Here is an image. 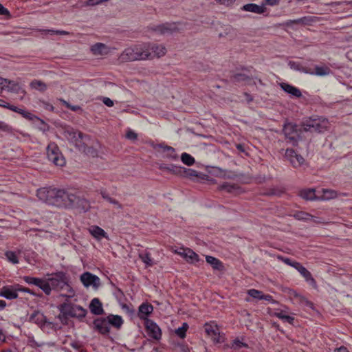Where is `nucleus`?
Masks as SVG:
<instances>
[{
	"instance_id": "nucleus-39",
	"label": "nucleus",
	"mask_w": 352,
	"mask_h": 352,
	"mask_svg": "<svg viewBox=\"0 0 352 352\" xmlns=\"http://www.w3.org/2000/svg\"><path fill=\"white\" fill-rule=\"evenodd\" d=\"M232 80L235 82H244L248 84L251 81V79L243 74H236L232 76Z\"/></svg>"
},
{
	"instance_id": "nucleus-58",
	"label": "nucleus",
	"mask_w": 352,
	"mask_h": 352,
	"mask_svg": "<svg viewBox=\"0 0 352 352\" xmlns=\"http://www.w3.org/2000/svg\"><path fill=\"white\" fill-rule=\"evenodd\" d=\"M126 138L129 140H136L137 139V134L132 131H129L127 133H126Z\"/></svg>"
},
{
	"instance_id": "nucleus-57",
	"label": "nucleus",
	"mask_w": 352,
	"mask_h": 352,
	"mask_svg": "<svg viewBox=\"0 0 352 352\" xmlns=\"http://www.w3.org/2000/svg\"><path fill=\"white\" fill-rule=\"evenodd\" d=\"M102 2L100 1V0H87L85 3V6H97L100 3H101Z\"/></svg>"
},
{
	"instance_id": "nucleus-28",
	"label": "nucleus",
	"mask_w": 352,
	"mask_h": 352,
	"mask_svg": "<svg viewBox=\"0 0 352 352\" xmlns=\"http://www.w3.org/2000/svg\"><path fill=\"white\" fill-rule=\"evenodd\" d=\"M107 318L109 322V325L111 324L117 329H120L123 324L122 317L118 315H109Z\"/></svg>"
},
{
	"instance_id": "nucleus-36",
	"label": "nucleus",
	"mask_w": 352,
	"mask_h": 352,
	"mask_svg": "<svg viewBox=\"0 0 352 352\" xmlns=\"http://www.w3.org/2000/svg\"><path fill=\"white\" fill-rule=\"evenodd\" d=\"M179 176L186 177L188 178H193L198 177V173L195 170L182 167L181 174L179 175Z\"/></svg>"
},
{
	"instance_id": "nucleus-50",
	"label": "nucleus",
	"mask_w": 352,
	"mask_h": 352,
	"mask_svg": "<svg viewBox=\"0 0 352 352\" xmlns=\"http://www.w3.org/2000/svg\"><path fill=\"white\" fill-rule=\"evenodd\" d=\"M8 109H9L14 112H17V113L23 115L25 118H28L29 116L30 115V113L25 111L23 109H19L18 107H16L15 106L10 105V107H8Z\"/></svg>"
},
{
	"instance_id": "nucleus-42",
	"label": "nucleus",
	"mask_w": 352,
	"mask_h": 352,
	"mask_svg": "<svg viewBox=\"0 0 352 352\" xmlns=\"http://www.w3.org/2000/svg\"><path fill=\"white\" fill-rule=\"evenodd\" d=\"M181 160L184 164L187 166H192V164H194L195 162L194 157L186 153H184L182 154Z\"/></svg>"
},
{
	"instance_id": "nucleus-9",
	"label": "nucleus",
	"mask_w": 352,
	"mask_h": 352,
	"mask_svg": "<svg viewBox=\"0 0 352 352\" xmlns=\"http://www.w3.org/2000/svg\"><path fill=\"white\" fill-rule=\"evenodd\" d=\"M204 329L208 336H210L214 343H221L224 342V336L219 332V328L214 323H206L204 325Z\"/></svg>"
},
{
	"instance_id": "nucleus-20",
	"label": "nucleus",
	"mask_w": 352,
	"mask_h": 352,
	"mask_svg": "<svg viewBox=\"0 0 352 352\" xmlns=\"http://www.w3.org/2000/svg\"><path fill=\"white\" fill-rule=\"evenodd\" d=\"M280 87L285 92L289 94L291 96L300 98L302 96V93L299 89L288 83L281 82L280 83Z\"/></svg>"
},
{
	"instance_id": "nucleus-60",
	"label": "nucleus",
	"mask_w": 352,
	"mask_h": 352,
	"mask_svg": "<svg viewBox=\"0 0 352 352\" xmlns=\"http://www.w3.org/2000/svg\"><path fill=\"white\" fill-rule=\"evenodd\" d=\"M102 197L107 201L108 202L110 201V199L112 198L109 196V195L105 191V190H100V192Z\"/></svg>"
},
{
	"instance_id": "nucleus-61",
	"label": "nucleus",
	"mask_w": 352,
	"mask_h": 352,
	"mask_svg": "<svg viewBox=\"0 0 352 352\" xmlns=\"http://www.w3.org/2000/svg\"><path fill=\"white\" fill-rule=\"evenodd\" d=\"M280 0H265V5H269L271 6H276L279 3Z\"/></svg>"
},
{
	"instance_id": "nucleus-45",
	"label": "nucleus",
	"mask_w": 352,
	"mask_h": 352,
	"mask_svg": "<svg viewBox=\"0 0 352 352\" xmlns=\"http://www.w3.org/2000/svg\"><path fill=\"white\" fill-rule=\"evenodd\" d=\"M188 329V325L187 323H183L181 327H179L175 330V333L181 338H184L186 337V332Z\"/></svg>"
},
{
	"instance_id": "nucleus-47",
	"label": "nucleus",
	"mask_w": 352,
	"mask_h": 352,
	"mask_svg": "<svg viewBox=\"0 0 352 352\" xmlns=\"http://www.w3.org/2000/svg\"><path fill=\"white\" fill-rule=\"evenodd\" d=\"M0 131L7 133H12L13 132V129L11 126L5 122L0 121Z\"/></svg>"
},
{
	"instance_id": "nucleus-51",
	"label": "nucleus",
	"mask_w": 352,
	"mask_h": 352,
	"mask_svg": "<svg viewBox=\"0 0 352 352\" xmlns=\"http://www.w3.org/2000/svg\"><path fill=\"white\" fill-rule=\"evenodd\" d=\"M278 258L280 261H282L283 263H285V264L288 265H290L294 268L296 267L297 265H296V263H299L297 261H292L291 259H289V258H284L281 256H278Z\"/></svg>"
},
{
	"instance_id": "nucleus-15",
	"label": "nucleus",
	"mask_w": 352,
	"mask_h": 352,
	"mask_svg": "<svg viewBox=\"0 0 352 352\" xmlns=\"http://www.w3.org/2000/svg\"><path fill=\"white\" fill-rule=\"evenodd\" d=\"M285 157L295 168L301 166L305 162L304 158L300 155L297 154L293 149L286 150Z\"/></svg>"
},
{
	"instance_id": "nucleus-10",
	"label": "nucleus",
	"mask_w": 352,
	"mask_h": 352,
	"mask_svg": "<svg viewBox=\"0 0 352 352\" xmlns=\"http://www.w3.org/2000/svg\"><path fill=\"white\" fill-rule=\"evenodd\" d=\"M283 133L285 138L290 143L293 145H295L297 143L299 139V134L297 131L296 125L291 123L285 124L283 127Z\"/></svg>"
},
{
	"instance_id": "nucleus-11",
	"label": "nucleus",
	"mask_w": 352,
	"mask_h": 352,
	"mask_svg": "<svg viewBox=\"0 0 352 352\" xmlns=\"http://www.w3.org/2000/svg\"><path fill=\"white\" fill-rule=\"evenodd\" d=\"M80 280L83 285L86 287L92 286L95 289H98L100 285V278L90 272H85L80 276Z\"/></svg>"
},
{
	"instance_id": "nucleus-31",
	"label": "nucleus",
	"mask_w": 352,
	"mask_h": 352,
	"mask_svg": "<svg viewBox=\"0 0 352 352\" xmlns=\"http://www.w3.org/2000/svg\"><path fill=\"white\" fill-rule=\"evenodd\" d=\"M322 195L321 196L318 197V199H320V200L327 201V200H330L332 199H335L338 196L337 192L333 190L322 189Z\"/></svg>"
},
{
	"instance_id": "nucleus-41",
	"label": "nucleus",
	"mask_w": 352,
	"mask_h": 352,
	"mask_svg": "<svg viewBox=\"0 0 352 352\" xmlns=\"http://www.w3.org/2000/svg\"><path fill=\"white\" fill-rule=\"evenodd\" d=\"M30 87L32 89H35L36 90L43 91L47 89V85L42 81L34 80L31 82Z\"/></svg>"
},
{
	"instance_id": "nucleus-3",
	"label": "nucleus",
	"mask_w": 352,
	"mask_h": 352,
	"mask_svg": "<svg viewBox=\"0 0 352 352\" xmlns=\"http://www.w3.org/2000/svg\"><path fill=\"white\" fill-rule=\"evenodd\" d=\"M144 51L143 44L126 48L120 56L122 61H133L136 60H145L148 56Z\"/></svg>"
},
{
	"instance_id": "nucleus-5",
	"label": "nucleus",
	"mask_w": 352,
	"mask_h": 352,
	"mask_svg": "<svg viewBox=\"0 0 352 352\" xmlns=\"http://www.w3.org/2000/svg\"><path fill=\"white\" fill-rule=\"evenodd\" d=\"M47 156L48 160L56 166H63L65 160L60 151L58 146L54 142H50L47 147Z\"/></svg>"
},
{
	"instance_id": "nucleus-1",
	"label": "nucleus",
	"mask_w": 352,
	"mask_h": 352,
	"mask_svg": "<svg viewBox=\"0 0 352 352\" xmlns=\"http://www.w3.org/2000/svg\"><path fill=\"white\" fill-rule=\"evenodd\" d=\"M38 198L43 202L58 206H63L65 190L52 188H41L37 190Z\"/></svg>"
},
{
	"instance_id": "nucleus-4",
	"label": "nucleus",
	"mask_w": 352,
	"mask_h": 352,
	"mask_svg": "<svg viewBox=\"0 0 352 352\" xmlns=\"http://www.w3.org/2000/svg\"><path fill=\"white\" fill-rule=\"evenodd\" d=\"M62 135L72 144L79 149L84 148L82 139L84 135L80 131H76L70 126H64L62 128Z\"/></svg>"
},
{
	"instance_id": "nucleus-16",
	"label": "nucleus",
	"mask_w": 352,
	"mask_h": 352,
	"mask_svg": "<svg viewBox=\"0 0 352 352\" xmlns=\"http://www.w3.org/2000/svg\"><path fill=\"white\" fill-rule=\"evenodd\" d=\"M176 252L184 257L186 261L190 263H195L199 261V255L190 249L181 248Z\"/></svg>"
},
{
	"instance_id": "nucleus-63",
	"label": "nucleus",
	"mask_w": 352,
	"mask_h": 352,
	"mask_svg": "<svg viewBox=\"0 0 352 352\" xmlns=\"http://www.w3.org/2000/svg\"><path fill=\"white\" fill-rule=\"evenodd\" d=\"M262 300H267V301H271L272 303H276V302L275 300H274L272 299V296H270V295H265L263 294V296H262Z\"/></svg>"
},
{
	"instance_id": "nucleus-23",
	"label": "nucleus",
	"mask_w": 352,
	"mask_h": 352,
	"mask_svg": "<svg viewBox=\"0 0 352 352\" xmlns=\"http://www.w3.org/2000/svg\"><path fill=\"white\" fill-rule=\"evenodd\" d=\"M89 309L91 312L95 315H101L104 312L102 305L97 298L91 300L89 304Z\"/></svg>"
},
{
	"instance_id": "nucleus-12",
	"label": "nucleus",
	"mask_w": 352,
	"mask_h": 352,
	"mask_svg": "<svg viewBox=\"0 0 352 352\" xmlns=\"http://www.w3.org/2000/svg\"><path fill=\"white\" fill-rule=\"evenodd\" d=\"M23 279L28 284L38 286L46 295L50 294V289L47 283H45V280L28 276H23Z\"/></svg>"
},
{
	"instance_id": "nucleus-56",
	"label": "nucleus",
	"mask_w": 352,
	"mask_h": 352,
	"mask_svg": "<svg viewBox=\"0 0 352 352\" xmlns=\"http://www.w3.org/2000/svg\"><path fill=\"white\" fill-rule=\"evenodd\" d=\"M306 18H300L295 20H289L286 22L287 25H291V24H298V23H302L305 21Z\"/></svg>"
},
{
	"instance_id": "nucleus-49",
	"label": "nucleus",
	"mask_w": 352,
	"mask_h": 352,
	"mask_svg": "<svg viewBox=\"0 0 352 352\" xmlns=\"http://www.w3.org/2000/svg\"><path fill=\"white\" fill-rule=\"evenodd\" d=\"M60 102L64 104L66 107L71 109L73 111H77L80 109V107L78 105H72L69 102H67L66 100L63 99H60Z\"/></svg>"
},
{
	"instance_id": "nucleus-26",
	"label": "nucleus",
	"mask_w": 352,
	"mask_h": 352,
	"mask_svg": "<svg viewBox=\"0 0 352 352\" xmlns=\"http://www.w3.org/2000/svg\"><path fill=\"white\" fill-rule=\"evenodd\" d=\"M30 321L37 324H43L45 322V316L40 311H34L30 317Z\"/></svg>"
},
{
	"instance_id": "nucleus-27",
	"label": "nucleus",
	"mask_w": 352,
	"mask_h": 352,
	"mask_svg": "<svg viewBox=\"0 0 352 352\" xmlns=\"http://www.w3.org/2000/svg\"><path fill=\"white\" fill-rule=\"evenodd\" d=\"M206 262L210 264L214 270L221 271L223 270V263L218 258L212 256H206Z\"/></svg>"
},
{
	"instance_id": "nucleus-17",
	"label": "nucleus",
	"mask_w": 352,
	"mask_h": 352,
	"mask_svg": "<svg viewBox=\"0 0 352 352\" xmlns=\"http://www.w3.org/2000/svg\"><path fill=\"white\" fill-rule=\"evenodd\" d=\"M296 267L295 268L302 275L305 280L308 282L314 288L317 287L316 281L313 278L311 274L300 263H296Z\"/></svg>"
},
{
	"instance_id": "nucleus-46",
	"label": "nucleus",
	"mask_w": 352,
	"mask_h": 352,
	"mask_svg": "<svg viewBox=\"0 0 352 352\" xmlns=\"http://www.w3.org/2000/svg\"><path fill=\"white\" fill-rule=\"evenodd\" d=\"M161 148H162L164 149V151H168V153H169L168 154V156L169 157H170L171 159H173V160H176L177 159V154L175 153V149L171 147V146H160Z\"/></svg>"
},
{
	"instance_id": "nucleus-24",
	"label": "nucleus",
	"mask_w": 352,
	"mask_h": 352,
	"mask_svg": "<svg viewBox=\"0 0 352 352\" xmlns=\"http://www.w3.org/2000/svg\"><path fill=\"white\" fill-rule=\"evenodd\" d=\"M89 233L96 239L100 240L102 238H107L106 232L97 226H91L89 228Z\"/></svg>"
},
{
	"instance_id": "nucleus-22",
	"label": "nucleus",
	"mask_w": 352,
	"mask_h": 352,
	"mask_svg": "<svg viewBox=\"0 0 352 352\" xmlns=\"http://www.w3.org/2000/svg\"><path fill=\"white\" fill-rule=\"evenodd\" d=\"M288 314V309L285 308V309L280 310V309H276V311L272 314V316L277 317L278 318L287 322L289 324H292L294 318L292 316H290L287 315Z\"/></svg>"
},
{
	"instance_id": "nucleus-55",
	"label": "nucleus",
	"mask_w": 352,
	"mask_h": 352,
	"mask_svg": "<svg viewBox=\"0 0 352 352\" xmlns=\"http://www.w3.org/2000/svg\"><path fill=\"white\" fill-rule=\"evenodd\" d=\"M109 203L113 205L117 209L122 210L123 208V206L118 200L113 197L110 199Z\"/></svg>"
},
{
	"instance_id": "nucleus-7",
	"label": "nucleus",
	"mask_w": 352,
	"mask_h": 352,
	"mask_svg": "<svg viewBox=\"0 0 352 352\" xmlns=\"http://www.w3.org/2000/svg\"><path fill=\"white\" fill-rule=\"evenodd\" d=\"M50 276V277L45 280V283L49 285L50 292H52V289H63V286L65 285V282L67 280L65 273L63 272H58L53 273Z\"/></svg>"
},
{
	"instance_id": "nucleus-21",
	"label": "nucleus",
	"mask_w": 352,
	"mask_h": 352,
	"mask_svg": "<svg viewBox=\"0 0 352 352\" xmlns=\"http://www.w3.org/2000/svg\"><path fill=\"white\" fill-rule=\"evenodd\" d=\"M242 10L256 14H263L265 12L266 8L265 4L259 6L255 3H248L243 6Z\"/></svg>"
},
{
	"instance_id": "nucleus-14",
	"label": "nucleus",
	"mask_w": 352,
	"mask_h": 352,
	"mask_svg": "<svg viewBox=\"0 0 352 352\" xmlns=\"http://www.w3.org/2000/svg\"><path fill=\"white\" fill-rule=\"evenodd\" d=\"M146 331L148 336L155 340H160L162 337L160 328L152 320L146 321Z\"/></svg>"
},
{
	"instance_id": "nucleus-52",
	"label": "nucleus",
	"mask_w": 352,
	"mask_h": 352,
	"mask_svg": "<svg viewBox=\"0 0 352 352\" xmlns=\"http://www.w3.org/2000/svg\"><path fill=\"white\" fill-rule=\"evenodd\" d=\"M248 345L243 342H242L241 341H240L239 340L236 339V340H234L232 344V346H231V348L234 349H239L242 347H247Z\"/></svg>"
},
{
	"instance_id": "nucleus-64",
	"label": "nucleus",
	"mask_w": 352,
	"mask_h": 352,
	"mask_svg": "<svg viewBox=\"0 0 352 352\" xmlns=\"http://www.w3.org/2000/svg\"><path fill=\"white\" fill-rule=\"evenodd\" d=\"M334 352H349V351L346 347L340 346V348L336 349Z\"/></svg>"
},
{
	"instance_id": "nucleus-30",
	"label": "nucleus",
	"mask_w": 352,
	"mask_h": 352,
	"mask_svg": "<svg viewBox=\"0 0 352 352\" xmlns=\"http://www.w3.org/2000/svg\"><path fill=\"white\" fill-rule=\"evenodd\" d=\"M160 169L173 173L176 175H179L181 174L182 166H178L173 164L167 166L166 164H163L160 166Z\"/></svg>"
},
{
	"instance_id": "nucleus-35",
	"label": "nucleus",
	"mask_w": 352,
	"mask_h": 352,
	"mask_svg": "<svg viewBox=\"0 0 352 352\" xmlns=\"http://www.w3.org/2000/svg\"><path fill=\"white\" fill-rule=\"evenodd\" d=\"M331 73V69L327 66H316L315 72H314L313 75H316L319 76H327Z\"/></svg>"
},
{
	"instance_id": "nucleus-40",
	"label": "nucleus",
	"mask_w": 352,
	"mask_h": 352,
	"mask_svg": "<svg viewBox=\"0 0 352 352\" xmlns=\"http://www.w3.org/2000/svg\"><path fill=\"white\" fill-rule=\"evenodd\" d=\"M139 257L142 260V261L145 263L146 266L150 267L153 265V261L152 258L151 257V255L149 253L145 252V253H140L139 254Z\"/></svg>"
},
{
	"instance_id": "nucleus-32",
	"label": "nucleus",
	"mask_w": 352,
	"mask_h": 352,
	"mask_svg": "<svg viewBox=\"0 0 352 352\" xmlns=\"http://www.w3.org/2000/svg\"><path fill=\"white\" fill-rule=\"evenodd\" d=\"M300 196L306 200H315L318 199V197H316L315 194V190L313 188L306 189L300 191Z\"/></svg>"
},
{
	"instance_id": "nucleus-54",
	"label": "nucleus",
	"mask_w": 352,
	"mask_h": 352,
	"mask_svg": "<svg viewBox=\"0 0 352 352\" xmlns=\"http://www.w3.org/2000/svg\"><path fill=\"white\" fill-rule=\"evenodd\" d=\"M287 291L290 298H294L298 301L300 299V297H301V295L298 294L295 290L287 289Z\"/></svg>"
},
{
	"instance_id": "nucleus-34",
	"label": "nucleus",
	"mask_w": 352,
	"mask_h": 352,
	"mask_svg": "<svg viewBox=\"0 0 352 352\" xmlns=\"http://www.w3.org/2000/svg\"><path fill=\"white\" fill-rule=\"evenodd\" d=\"M153 310V306L148 304H142L139 307V316L141 318L150 314Z\"/></svg>"
},
{
	"instance_id": "nucleus-19",
	"label": "nucleus",
	"mask_w": 352,
	"mask_h": 352,
	"mask_svg": "<svg viewBox=\"0 0 352 352\" xmlns=\"http://www.w3.org/2000/svg\"><path fill=\"white\" fill-rule=\"evenodd\" d=\"M91 51L96 56H103L110 52V48L104 43H97L91 47Z\"/></svg>"
},
{
	"instance_id": "nucleus-43",
	"label": "nucleus",
	"mask_w": 352,
	"mask_h": 352,
	"mask_svg": "<svg viewBox=\"0 0 352 352\" xmlns=\"http://www.w3.org/2000/svg\"><path fill=\"white\" fill-rule=\"evenodd\" d=\"M65 197L63 199V205L68 204H72L76 201L77 197L73 194H69L65 191Z\"/></svg>"
},
{
	"instance_id": "nucleus-38",
	"label": "nucleus",
	"mask_w": 352,
	"mask_h": 352,
	"mask_svg": "<svg viewBox=\"0 0 352 352\" xmlns=\"http://www.w3.org/2000/svg\"><path fill=\"white\" fill-rule=\"evenodd\" d=\"M60 291H64L65 293H63L62 295L67 298H72L75 295V292L72 289V287L68 284V280L65 282V285L63 286V289Z\"/></svg>"
},
{
	"instance_id": "nucleus-8",
	"label": "nucleus",
	"mask_w": 352,
	"mask_h": 352,
	"mask_svg": "<svg viewBox=\"0 0 352 352\" xmlns=\"http://www.w3.org/2000/svg\"><path fill=\"white\" fill-rule=\"evenodd\" d=\"M144 51L146 52L148 56L146 59H152L155 57L160 58L166 53V49L164 45L155 43L143 44Z\"/></svg>"
},
{
	"instance_id": "nucleus-48",
	"label": "nucleus",
	"mask_w": 352,
	"mask_h": 352,
	"mask_svg": "<svg viewBox=\"0 0 352 352\" xmlns=\"http://www.w3.org/2000/svg\"><path fill=\"white\" fill-rule=\"evenodd\" d=\"M248 295H250L251 297H252L254 298L262 300L261 297L263 296V293H262V292H261L259 290L254 289H249L248 291Z\"/></svg>"
},
{
	"instance_id": "nucleus-2",
	"label": "nucleus",
	"mask_w": 352,
	"mask_h": 352,
	"mask_svg": "<svg viewBox=\"0 0 352 352\" xmlns=\"http://www.w3.org/2000/svg\"><path fill=\"white\" fill-rule=\"evenodd\" d=\"M302 126L305 131L322 133L329 129V122L323 118H309L302 122Z\"/></svg>"
},
{
	"instance_id": "nucleus-6",
	"label": "nucleus",
	"mask_w": 352,
	"mask_h": 352,
	"mask_svg": "<svg viewBox=\"0 0 352 352\" xmlns=\"http://www.w3.org/2000/svg\"><path fill=\"white\" fill-rule=\"evenodd\" d=\"M60 310L64 315L73 318H83L87 314V311L77 305L64 303L60 305Z\"/></svg>"
},
{
	"instance_id": "nucleus-53",
	"label": "nucleus",
	"mask_w": 352,
	"mask_h": 352,
	"mask_svg": "<svg viewBox=\"0 0 352 352\" xmlns=\"http://www.w3.org/2000/svg\"><path fill=\"white\" fill-rule=\"evenodd\" d=\"M298 302L302 305H305V306H307V307H309L313 309V307H314L313 303L311 301L308 300L306 298H305L302 296H301V297H300V299L298 300Z\"/></svg>"
},
{
	"instance_id": "nucleus-62",
	"label": "nucleus",
	"mask_w": 352,
	"mask_h": 352,
	"mask_svg": "<svg viewBox=\"0 0 352 352\" xmlns=\"http://www.w3.org/2000/svg\"><path fill=\"white\" fill-rule=\"evenodd\" d=\"M104 104L105 105H107V107H112L113 106V102L112 100H111L110 98H104L103 100H102Z\"/></svg>"
},
{
	"instance_id": "nucleus-59",
	"label": "nucleus",
	"mask_w": 352,
	"mask_h": 352,
	"mask_svg": "<svg viewBox=\"0 0 352 352\" xmlns=\"http://www.w3.org/2000/svg\"><path fill=\"white\" fill-rule=\"evenodd\" d=\"M0 15L9 16L10 12L2 4L0 3Z\"/></svg>"
},
{
	"instance_id": "nucleus-18",
	"label": "nucleus",
	"mask_w": 352,
	"mask_h": 352,
	"mask_svg": "<svg viewBox=\"0 0 352 352\" xmlns=\"http://www.w3.org/2000/svg\"><path fill=\"white\" fill-rule=\"evenodd\" d=\"M94 324L95 329L102 334H107L109 332V322L107 318L95 320Z\"/></svg>"
},
{
	"instance_id": "nucleus-29",
	"label": "nucleus",
	"mask_w": 352,
	"mask_h": 352,
	"mask_svg": "<svg viewBox=\"0 0 352 352\" xmlns=\"http://www.w3.org/2000/svg\"><path fill=\"white\" fill-rule=\"evenodd\" d=\"M289 67L292 69L300 71L301 72L309 74L310 75L314 74V71L311 69H308L307 67H302L300 63L294 61H289L288 63Z\"/></svg>"
},
{
	"instance_id": "nucleus-44",
	"label": "nucleus",
	"mask_w": 352,
	"mask_h": 352,
	"mask_svg": "<svg viewBox=\"0 0 352 352\" xmlns=\"http://www.w3.org/2000/svg\"><path fill=\"white\" fill-rule=\"evenodd\" d=\"M6 258L12 263L16 264L19 263V259L16 254L12 251H7L5 253Z\"/></svg>"
},
{
	"instance_id": "nucleus-33",
	"label": "nucleus",
	"mask_w": 352,
	"mask_h": 352,
	"mask_svg": "<svg viewBox=\"0 0 352 352\" xmlns=\"http://www.w3.org/2000/svg\"><path fill=\"white\" fill-rule=\"evenodd\" d=\"M294 217L298 220L303 221H313L316 223H322L321 221H318L316 217L305 212H298L294 214Z\"/></svg>"
},
{
	"instance_id": "nucleus-25",
	"label": "nucleus",
	"mask_w": 352,
	"mask_h": 352,
	"mask_svg": "<svg viewBox=\"0 0 352 352\" xmlns=\"http://www.w3.org/2000/svg\"><path fill=\"white\" fill-rule=\"evenodd\" d=\"M0 296L9 300L16 299L18 297L16 290L9 287H3L0 293Z\"/></svg>"
},
{
	"instance_id": "nucleus-37",
	"label": "nucleus",
	"mask_w": 352,
	"mask_h": 352,
	"mask_svg": "<svg viewBox=\"0 0 352 352\" xmlns=\"http://www.w3.org/2000/svg\"><path fill=\"white\" fill-rule=\"evenodd\" d=\"M5 87L8 89V91L11 92L19 93L21 90V87L18 83L12 80H9L8 79L7 82L5 84L4 88Z\"/></svg>"
},
{
	"instance_id": "nucleus-13",
	"label": "nucleus",
	"mask_w": 352,
	"mask_h": 352,
	"mask_svg": "<svg viewBox=\"0 0 352 352\" xmlns=\"http://www.w3.org/2000/svg\"><path fill=\"white\" fill-rule=\"evenodd\" d=\"M180 30L179 25L175 23H167L157 25L154 30L160 34H170Z\"/></svg>"
}]
</instances>
